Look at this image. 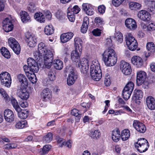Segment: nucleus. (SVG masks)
<instances>
[{
	"instance_id": "7c9ffc66",
	"label": "nucleus",
	"mask_w": 155,
	"mask_h": 155,
	"mask_svg": "<svg viewBox=\"0 0 155 155\" xmlns=\"http://www.w3.org/2000/svg\"><path fill=\"white\" fill-rule=\"evenodd\" d=\"M38 50L41 54H44L48 51L47 47L42 42L40 43L38 45Z\"/></svg>"
},
{
	"instance_id": "4c0bfd02",
	"label": "nucleus",
	"mask_w": 155,
	"mask_h": 155,
	"mask_svg": "<svg viewBox=\"0 0 155 155\" xmlns=\"http://www.w3.org/2000/svg\"><path fill=\"white\" fill-rule=\"evenodd\" d=\"M54 31V29L51 25L46 26L44 29V32L45 34L48 35L53 34Z\"/></svg>"
},
{
	"instance_id": "4be33fe9",
	"label": "nucleus",
	"mask_w": 155,
	"mask_h": 155,
	"mask_svg": "<svg viewBox=\"0 0 155 155\" xmlns=\"http://www.w3.org/2000/svg\"><path fill=\"white\" fill-rule=\"evenodd\" d=\"M73 35V33L71 32L62 34L60 37L61 42L63 43L67 42L72 38Z\"/></svg>"
},
{
	"instance_id": "9b49d317",
	"label": "nucleus",
	"mask_w": 155,
	"mask_h": 155,
	"mask_svg": "<svg viewBox=\"0 0 155 155\" xmlns=\"http://www.w3.org/2000/svg\"><path fill=\"white\" fill-rule=\"evenodd\" d=\"M138 17L141 20L144 21H149L150 19L151 16L149 13L145 10H141L137 14Z\"/></svg>"
},
{
	"instance_id": "412c9836",
	"label": "nucleus",
	"mask_w": 155,
	"mask_h": 155,
	"mask_svg": "<svg viewBox=\"0 0 155 155\" xmlns=\"http://www.w3.org/2000/svg\"><path fill=\"white\" fill-rule=\"evenodd\" d=\"M132 63L136 67L140 68L143 64V60L140 57L138 56H133L131 59Z\"/></svg>"
},
{
	"instance_id": "c9c22d12",
	"label": "nucleus",
	"mask_w": 155,
	"mask_h": 155,
	"mask_svg": "<svg viewBox=\"0 0 155 155\" xmlns=\"http://www.w3.org/2000/svg\"><path fill=\"white\" fill-rule=\"evenodd\" d=\"M130 134L128 129H125L123 130L121 133V137L123 141L127 140L129 137Z\"/></svg>"
},
{
	"instance_id": "774afa93",
	"label": "nucleus",
	"mask_w": 155,
	"mask_h": 155,
	"mask_svg": "<svg viewBox=\"0 0 155 155\" xmlns=\"http://www.w3.org/2000/svg\"><path fill=\"white\" fill-rule=\"evenodd\" d=\"M85 12L88 15H91L94 13V9L91 6L87 10H86Z\"/></svg>"
},
{
	"instance_id": "393cba45",
	"label": "nucleus",
	"mask_w": 155,
	"mask_h": 155,
	"mask_svg": "<svg viewBox=\"0 0 155 155\" xmlns=\"http://www.w3.org/2000/svg\"><path fill=\"white\" fill-rule=\"evenodd\" d=\"M147 49L148 50V55H146V57L152 55L155 52V46L152 42H149L147 43L146 45Z\"/></svg>"
},
{
	"instance_id": "58836bf2",
	"label": "nucleus",
	"mask_w": 155,
	"mask_h": 155,
	"mask_svg": "<svg viewBox=\"0 0 155 155\" xmlns=\"http://www.w3.org/2000/svg\"><path fill=\"white\" fill-rule=\"evenodd\" d=\"M52 134L51 132H49L43 137V142L45 143H48L52 140Z\"/></svg>"
},
{
	"instance_id": "c03bdc74",
	"label": "nucleus",
	"mask_w": 155,
	"mask_h": 155,
	"mask_svg": "<svg viewBox=\"0 0 155 155\" xmlns=\"http://www.w3.org/2000/svg\"><path fill=\"white\" fill-rule=\"evenodd\" d=\"M130 8L131 10L134 9H138L141 7V5L138 3L134 2H130L129 3Z\"/></svg>"
},
{
	"instance_id": "4d7b16f0",
	"label": "nucleus",
	"mask_w": 155,
	"mask_h": 155,
	"mask_svg": "<svg viewBox=\"0 0 155 155\" xmlns=\"http://www.w3.org/2000/svg\"><path fill=\"white\" fill-rule=\"evenodd\" d=\"M56 139L57 140L58 143L60 147H62L64 145V140L63 138H60L58 136L56 137Z\"/></svg>"
},
{
	"instance_id": "2f4dec72",
	"label": "nucleus",
	"mask_w": 155,
	"mask_h": 155,
	"mask_svg": "<svg viewBox=\"0 0 155 155\" xmlns=\"http://www.w3.org/2000/svg\"><path fill=\"white\" fill-rule=\"evenodd\" d=\"M74 42L76 45V48H78V50H79L80 52L82 51V41L81 39L78 37L75 38L74 39Z\"/></svg>"
},
{
	"instance_id": "20e7f679",
	"label": "nucleus",
	"mask_w": 155,
	"mask_h": 155,
	"mask_svg": "<svg viewBox=\"0 0 155 155\" xmlns=\"http://www.w3.org/2000/svg\"><path fill=\"white\" fill-rule=\"evenodd\" d=\"M76 67L80 68L82 73L86 74L88 71L89 62L86 58H83L77 62L76 63Z\"/></svg>"
},
{
	"instance_id": "a18cd8bd",
	"label": "nucleus",
	"mask_w": 155,
	"mask_h": 155,
	"mask_svg": "<svg viewBox=\"0 0 155 155\" xmlns=\"http://www.w3.org/2000/svg\"><path fill=\"white\" fill-rule=\"evenodd\" d=\"M114 38L119 43H121L123 41V36L122 34L120 32H118L115 33L114 34Z\"/></svg>"
},
{
	"instance_id": "39448f33",
	"label": "nucleus",
	"mask_w": 155,
	"mask_h": 155,
	"mask_svg": "<svg viewBox=\"0 0 155 155\" xmlns=\"http://www.w3.org/2000/svg\"><path fill=\"white\" fill-rule=\"evenodd\" d=\"M0 81L2 85L9 87L12 82L10 74L6 71L2 72L0 74Z\"/></svg>"
},
{
	"instance_id": "de8ad7c7",
	"label": "nucleus",
	"mask_w": 155,
	"mask_h": 155,
	"mask_svg": "<svg viewBox=\"0 0 155 155\" xmlns=\"http://www.w3.org/2000/svg\"><path fill=\"white\" fill-rule=\"evenodd\" d=\"M12 105L15 110L19 111L20 110V107L18 104L17 101L15 99H12L11 100Z\"/></svg>"
},
{
	"instance_id": "c85d7f7f",
	"label": "nucleus",
	"mask_w": 155,
	"mask_h": 155,
	"mask_svg": "<svg viewBox=\"0 0 155 155\" xmlns=\"http://www.w3.org/2000/svg\"><path fill=\"white\" fill-rule=\"evenodd\" d=\"M53 64L54 68L57 70H60L63 68V63L60 60H54Z\"/></svg>"
},
{
	"instance_id": "603ef678",
	"label": "nucleus",
	"mask_w": 155,
	"mask_h": 155,
	"mask_svg": "<svg viewBox=\"0 0 155 155\" xmlns=\"http://www.w3.org/2000/svg\"><path fill=\"white\" fill-rule=\"evenodd\" d=\"M13 28V25H8L3 26V28L6 32H9L12 30Z\"/></svg>"
},
{
	"instance_id": "5fc2aeb1",
	"label": "nucleus",
	"mask_w": 155,
	"mask_h": 155,
	"mask_svg": "<svg viewBox=\"0 0 155 155\" xmlns=\"http://www.w3.org/2000/svg\"><path fill=\"white\" fill-rule=\"evenodd\" d=\"M74 14L71 12H68V17L69 21L71 22H73L75 20V17Z\"/></svg>"
},
{
	"instance_id": "ddd939ff",
	"label": "nucleus",
	"mask_w": 155,
	"mask_h": 155,
	"mask_svg": "<svg viewBox=\"0 0 155 155\" xmlns=\"http://www.w3.org/2000/svg\"><path fill=\"white\" fill-rule=\"evenodd\" d=\"M4 118L7 122H11L14 120L15 116L13 112L9 109L5 110L4 113Z\"/></svg>"
},
{
	"instance_id": "f704fd0d",
	"label": "nucleus",
	"mask_w": 155,
	"mask_h": 155,
	"mask_svg": "<svg viewBox=\"0 0 155 155\" xmlns=\"http://www.w3.org/2000/svg\"><path fill=\"white\" fill-rule=\"evenodd\" d=\"M20 16L22 21L23 22H26L30 20V17L28 13L26 12H22L20 13Z\"/></svg>"
},
{
	"instance_id": "052dcab7",
	"label": "nucleus",
	"mask_w": 155,
	"mask_h": 155,
	"mask_svg": "<svg viewBox=\"0 0 155 155\" xmlns=\"http://www.w3.org/2000/svg\"><path fill=\"white\" fill-rule=\"evenodd\" d=\"M80 10V9L77 5L74 6L72 9H71V12L74 14L78 13Z\"/></svg>"
},
{
	"instance_id": "a878e982",
	"label": "nucleus",
	"mask_w": 155,
	"mask_h": 155,
	"mask_svg": "<svg viewBox=\"0 0 155 155\" xmlns=\"http://www.w3.org/2000/svg\"><path fill=\"white\" fill-rule=\"evenodd\" d=\"M19 81L24 88H25L28 85V81L25 75L22 74H19L17 77Z\"/></svg>"
},
{
	"instance_id": "2eb2a0df",
	"label": "nucleus",
	"mask_w": 155,
	"mask_h": 155,
	"mask_svg": "<svg viewBox=\"0 0 155 155\" xmlns=\"http://www.w3.org/2000/svg\"><path fill=\"white\" fill-rule=\"evenodd\" d=\"M125 25L128 29L134 30L137 28L136 21L132 18H127L125 21Z\"/></svg>"
},
{
	"instance_id": "13d9d810",
	"label": "nucleus",
	"mask_w": 155,
	"mask_h": 155,
	"mask_svg": "<svg viewBox=\"0 0 155 155\" xmlns=\"http://www.w3.org/2000/svg\"><path fill=\"white\" fill-rule=\"evenodd\" d=\"M155 30V23H151L147 26V31H151Z\"/></svg>"
},
{
	"instance_id": "bb28decb",
	"label": "nucleus",
	"mask_w": 155,
	"mask_h": 155,
	"mask_svg": "<svg viewBox=\"0 0 155 155\" xmlns=\"http://www.w3.org/2000/svg\"><path fill=\"white\" fill-rule=\"evenodd\" d=\"M18 113V117L21 119L26 118L28 115V111L27 110L21 109L19 111H16Z\"/></svg>"
},
{
	"instance_id": "09e8293b",
	"label": "nucleus",
	"mask_w": 155,
	"mask_h": 155,
	"mask_svg": "<svg viewBox=\"0 0 155 155\" xmlns=\"http://www.w3.org/2000/svg\"><path fill=\"white\" fill-rule=\"evenodd\" d=\"M0 93L3 96L6 101L8 102L10 101V97L3 89H0Z\"/></svg>"
},
{
	"instance_id": "dca6fc26",
	"label": "nucleus",
	"mask_w": 155,
	"mask_h": 155,
	"mask_svg": "<svg viewBox=\"0 0 155 155\" xmlns=\"http://www.w3.org/2000/svg\"><path fill=\"white\" fill-rule=\"evenodd\" d=\"M133 126L140 133H143L146 130L144 124L138 120H134V121Z\"/></svg>"
},
{
	"instance_id": "a211bd4d",
	"label": "nucleus",
	"mask_w": 155,
	"mask_h": 155,
	"mask_svg": "<svg viewBox=\"0 0 155 155\" xmlns=\"http://www.w3.org/2000/svg\"><path fill=\"white\" fill-rule=\"evenodd\" d=\"M28 67L25 66L24 67V71L25 74L29 79V80L33 84L37 82V78L35 73V72L28 71Z\"/></svg>"
},
{
	"instance_id": "4468645a",
	"label": "nucleus",
	"mask_w": 155,
	"mask_h": 155,
	"mask_svg": "<svg viewBox=\"0 0 155 155\" xmlns=\"http://www.w3.org/2000/svg\"><path fill=\"white\" fill-rule=\"evenodd\" d=\"M146 77V74L145 72L143 71L138 72L137 73L136 80L137 85H141L144 82Z\"/></svg>"
},
{
	"instance_id": "680f3d73",
	"label": "nucleus",
	"mask_w": 155,
	"mask_h": 155,
	"mask_svg": "<svg viewBox=\"0 0 155 155\" xmlns=\"http://www.w3.org/2000/svg\"><path fill=\"white\" fill-rule=\"evenodd\" d=\"M43 55V54L40 53L38 51L34 53V56L35 59L38 61L40 59V56Z\"/></svg>"
},
{
	"instance_id": "e2e57ef3",
	"label": "nucleus",
	"mask_w": 155,
	"mask_h": 155,
	"mask_svg": "<svg viewBox=\"0 0 155 155\" xmlns=\"http://www.w3.org/2000/svg\"><path fill=\"white\" fill-rule=\"evenodd\" d=\"M105 9L106 7L104 5H101L98 7V12L100 14L104 13L105 12Z\"/></svg>"
},
{
	"instance_id": "7ed1b4c3",
	"label": "nucleus",
	"mask_w": 155,
	"mask_h": 155,
	"mask_svg": "<svg viewBox=\"0 0 155 155\" xmlns=\"http://www.w3.org/2000/svg\"><path fill=\"white\" fill-rule=\"evenodd\" d=\"M67 71L69 74L67 78V84L68 86L73 84L78 78V75L75 72V69L72 66L67 67Z\"/></svg>"
},
{
	"instance_id": "5701e85b",
	"label": "nucleus",
	"mask_w": 155,
	"mask_h": 155,
	"mask_svg": "<svg viewBox=\"0 0 155 155\" xmlns=\"http://www.w3.org/2000/svg\"><path fill=\"white\" fill-rule=\"evenodd\" d=\"M81 51L80 52L78 48L72 51L71 54V58L73 62H76L79 60V57L81 54Z\"/></svg>"
},
{
	"instance_id": "e433bc0d",
	"label": "nucleus",
	"mask_w": 155,
	"mask_h": 155,
	"mask_svg": "<svg viewBox=\"0 0 155 155\" xmlns=\"http://www.w3.org/2000/svg\"><path fill=\"white\" fill-rule=\"evenodd\" d=\"M132 92V91L128 90L127 87L124 88L122 91V95L125 100H127L129 98Z\"/></svg>"
},
{
	"instance_id": "79ce46f5",
	"label": "nucleus",
	"mask_w": 155,
	"mask_h": 155,
	"mask_svg": "<svg viewBox=\"0 0 155 155\" xmlns=\"http://www.w3.org/2000/svg\"><path fill=\"white\" fill-rule=\"evenodd\" d=\"M94 75H93V77L92 76L91 74H90L91 77V78L93 80L97 81H99L101 78L102 77V73L101 72H94L93 73Z\"/></svg>"
},
{
	"instance_id": "9d476101",
	"label": "nucleus",
	"mask_w": 155,
	"mask_h": 155,
	"mask_svg": "<svg viewBox=\"0 0 155 155\" xmlns=\"http://www.w3.org/2000/svg\"><path fill=\"white\" fill-rule=\"evenodd\" d=\"M26 41L28 45L30 47H34L36 45V39L35 36L27 32L25 34Z\"/></svg>"
},
{
	"instance_id": "338daca9",
	"label": "nucleus",
	"mask_w": 155,
	"mask_h": 155,
	"mask_svg": "<svg viewBox=\"0 0 155 155\" xmlns=\"http://www.w3.org/2000/svg\"><path fill=\"white\" fill-rule=\"evenodd\" d=\"M92 33L93 35L95 36H99L101 33V30L98 29H94L92 31Z\"/></svg>"
},
{
	"instance_id": "864d4df0",
	"label": "nucleus",
	"mask_w": 155,
	"mask_h": 155,
	"mask_svg": "<svg viewBox=\"0 0 155 155\" xmlns=\"http://www.w3.org/2000/svg\"><path fill=\"white\" fill-rule=\"evenodd\" d=\"M134 87V83L132 81H130L128 83L125 87H127V89H128V90L133 91Z\"/></svg>"
},
{
	"instance_id": "69168bd1",
	"label": "nucleus",
	"mask_w": 155,
	"mask_h": 155,
	"mask_svg": "<svg viewBox=\"0 0 155 155\" xmlns=\"http://www.w3.org/2000/svg\"><path fill=\"white\" fill-rule=\"evenodd\" d=\"M91 5L88 3H84L82 5V8L83 10L85 12L86 11V10H87L88 8H91Z\"/></svg>"
},
{
	"instance_id": "f8f14e48",
	"label": "nucleus",
	"mask_w": 155,
	"mask_h": 155,
	"mask_svg": "<svg viewBox=\"0 0 155 155\" xmlns=\"http://www.w3.org/2000/svg\"><path fill=\"white\" fill-rule=\"evenodd\" d=\"M99 72H101L100 65L98 61L97 60L93 61H92L90 67V73L91 74L93 77V75H94V73Z\"/></svg>"
},
{
	"instance_id": "bf43d9fd",
	"label": "nucleus",
	"mask_w": 155,
	"mask_h": 155,
	"mask_svg": "<svg viewBox=\"0 0 155 155\" xmlns=\"http://www.w3.org/2000/svg\"><path fill=\"white\" fill-rule=\"evenodd\" d=\"M124 0H112V3L113 5L116 7L119 6Z\"/></svg>"
},
{
	"instance_id": "423d86ee",
	"label": "nucleus",
	"mask_w": 155,
	"mask_h": 155,
	"mask_svg": "<svg viewBox=\"0 0 155 155\" xmlns=\"http://www.w3.org/2000/svg\"><path fill=\"white\" fill-rule=\"evenodd\" d=\"M28 66L24 65L23 68L25 66L28 67V71H32L37 72L39 70V67L37 63L33 58H28L27 59Z\"/></svg>"
},
{
	"instance_id": "72a5a7b5",
	"label": "nucleus",
	"mask_w": 155,
	"mask_h": 155,
	"mask_svg": "<svg viewBox=\"0 0 155 155\" xmlns=\"http://www.w3.org/2000/svg\"><path fill=\"white\" fill-rule=\"evenodd\" d=\"M34 18L37 21L41 23L44 22L45 21L43 15L40 12L36 13L35 14Z\"/></svg>"
},
{
	"instance_id": "0eeeda50",
	"label": "nucleus",
	"mask_w": 155,
	"mask_h": 155,
	"mask_svg": "<svg viewBox=\"0 0 155 155\" xmlns=\"http://www.w3.org/2000/svg\"><path fill=\"white\" fill-rule=\"evenodd\" d=\"M43 55L44 57V63L46 68H50L52 65L53 60V55L52 52L50 50L45 53Z\"/></svg>"
},
{
	"instance_id": "3c124183",
	"label": "nucleus",
	"mask_w": 155,
	"mask_h": 155,
	"mask_svg": "<svg viewBox=\"0 0 155 155\" xmlns=\"http://www.w3.org/2000/svg\"><path fill=\"white\" fill-rule=\"evenodd\" d=\"M27 8L28 10L31 12H33L36 9L35 3L32 2L29 3Z\"/></svg>"
},
{
	"instance_id": "cd10ccee",
	"label": "nucleus",
	"mask_w": 155,
	"mask_h": 155,
	"mask_svg": "<svg viewBox=\"0 0 155 155\" xmlns=\"http://www.w3.org/2000/svg\"><path fill=\"white\" fill-rule=\"evenodd\" d=\"M120 132L119 130L117 129L112 132V138L115 142L118 141L120 138Z\"/></svg>"
},
{
	"instance_id": "f03ea898",
	"label": "nucleus",
	"mask_w": 155,
	"mask_h": 155,
	"mask_svg": "<svg viewBox=\"0 0 155 155\" xmlns=\"http://www.w3.org/2000/svg\"><path fill=\"white\" fill-rule=\"evenodd\" d=\"M149 146L148 141L144 138H140L138 140L137 142L135 143V148L140 153L145 152L147 150Z\"/></svg>"
},
{
	"instance_id": "f3484780",
	"label": "nucleus",
	"mask_w": 155,
	"mask_h": 155,
	"mask_svg": "<svg viewBox=\"0 0 155 155\" xmlns=\"http://www.w3.org/2000/svg\"><path fill=\"white\" fill-rule=\"evenodd\" d=\"M28 67L25 66L24 67V71L25 74L29 79V80L33 84L37 82V78L35 73V72L28 71Z\"/></svg>"
},
{
	"instance_id": "37998d69",
	"label": "nucleus",
	"mask_w": 155,
	"mask_h": 155,
	"mask_svg": "<svg viewBox=\"0 0 155 155\" xmlns=\"http://www.w3.org/2000/svg\"><path fill=\"white\" fill-rule=\"evenodd\" d=\"M136 41L135 38L132 36L130 33H128L126 37V41L127 45L130 44L133 41Z\"/></svg>"
},
{
	"instance_id": "c756f323",
	"label": "nucleus",
	"mask_w": 155,
	"mask_h": 155,
	"mask_svg": "<svg viewBox=\"0 0 155 155\" xmlns=\"http://www.w3.org/2000/svg\"><path fill=\"white\" fill-rule=\"evenodd\" d=\"M47 75L48 78L51 81H54L56 78L55 71L54 69L49 70L48 72Z\"/></svg>"
},
{
	"instance_id": "b1692460",
	"label": "nucleus",
	"mask_w": 155,
	"mask_h": 155,
	"mask_svg": "<svg viewBox=\"0 0 155 155\" xmlns=\"http://www.w3.org/2000/svg\"><path fill=\"white\" fill-rule=\"evenodd\" d=\"M41 95L43 100L44 101L50 99L52 97L51 92L48 88L44 89L41 92Z\"/></svg>"
},
{
	"instance_id": "1a4fd4ad",
	"label": "nucleus",
	"mask_w": 155,
	"mask_h": 155,
	"mask_svg": "<svg viewBox=\"0 0 155 155\" xmlns=\"http://www.w3.org/2000/svg\"><path fill=\"white\" fill-rule=\"evenodd\" d=\"M120 69L122 72L125 75H128L130 74L132 70L130 66L128 63L122 61L120 64Z\"/></svg>"
},
{
	"instance_id": "aec40b11",
	"label": "nucleus",
	"mask_w": 155,
	"mask_h": 155,
	"mask_svg": "<svg viewBox=\"0 0 155 155\" xmlns=\"http://www.w3.org/2000/svg\"><path fill=\"white\" fill-rule=\"evenodd\" d=\"M147 106L151 110L155 109V99L152 96H148L146 99Z\"/></svg>"
},
{
	"instance_id": "6e6552de",
	"label": "nucleus",
	"mask_w": 155,
	"mask_h": 155,
	"mask_svg": "<svg viewBox=\"0 0 155 155\" xmlns=\"http://www.w3.org/2000/svg\"><path fill=\"white\" fill-rule=\"evenodd\" d=\"M8 43L14 52L18 54L20 52L21 48L19 44L14 38H10L8 40Z\"/></svg>"
},
{
	"instance_id": "a19ab883",
	"label": "nucleus",
	"mask_w": 155,
	"mask_h": 155,
	"mask_svg": "<svg viewBox=\"0 0 155 155\" xmlns=\"http://www.w3.org/2000/svg\"><path fill=\"white\" fill-rule=\"evenodd\" d=\"M90 135L92 138L97 139L100 137L101 133L98 130H96L94 131H91L90 134Z\"/></svg>"
},
{
	"instance_id": "6ab92c4d",
	"label": "nucleus",
	"mask_w": 155,
	"mask_h": 155,
	"mask_svg": "<svg viewBox=\"0 0 155 155\" xmlns=\"http://www.w3.org/2000/svg\"><path fill=\"white\" fill-rule=\"evenodd\" d=\"M17 94L19 97L22 100H27L29 96L28 92L25 89L22 88H21L17 90Z\"/></svg>"
},
{
	"instance_id": "f257e3e1",
	"label": "nucleus",
	"mask_w": 155,
	"mask_h": 155,
	"mask_svg": "<svg viewBox=\"0 0 155 155\" xmlns=\"http://www.w3.org/2000/svg\"><path fill=\"white\" fill-rule=\"evenodd\" d=\"M103 60L107 66L114 65L117 61V58L114 50L110 48L106 50L103 54Z\"/></svg>"
},
{
	"instance_id": "ea45409f",
	"label": "nucleus",
	"mask_w": 155,
	"mask_h": 155,
	"mask_svg": "<svg viewBox=\"0 0 155 155\" xmlns=\"http://www.w3.org/2000/svg\"><path fill=\"white\" fill-rule=\"evenodd\" d=\"M1 52L2 55L7 58H10L11 55L8 50L5 47H2L1 49Z\"/></svg>"
},
{
	"instance_id": "473e14b6",
	"label": "nucleus",
	"mask_w": 155,
	"mask_h": 155,
	"mask_svg": "<svg viewBox=\"0 0 155 155\" xmlns=\"http://www.w3.org/2000/svg\"><path fill=\"white\" fill-rule=\"evenodd\" d=\"M143 93L141 90H135L134 91L133 97L135 98V100H140L143 97Z\"/></svg>"
},
{
	"instance_id": "6e6d98bb",
	"label": "nucleus",
	"mask_w": 155,
	"mask_h": 155,
	"mask_svg": "<svg viewBox=\"0 0 155 155\" xmlns=\"http://www.w3.org/2000/svg\"><path fill=\"white\" fill-rule=\"evenodd\" d=\"M51 148V146L49 145H46L44 146L42 149V151L43 154L47 153Z\"/></svg>"
},
{
	"instance_id": "49530a36",
	"label": "nucleus",
	"mask_w": 155,
	"mask_h": 155,
	"mask_svg": "<svg viewBox=\"0 0 155 155\" xmlns=\"http://www.w3.org/2000/svg\"><path fill=\"white\" fill-rule=\"evenodd\" d=\"M127 45L130 50L134 51L137 48V41H135L132 43H131Z\"/></svg>"
},
{
	"instance_id": "8fccbe9b",
	"label": "nucleus",
	"mask_w": 155,
	"mask_h": 155,
	"mask_svg": "<svg viewBox=\"0 0 155 155\" xmlns=\"http://www.w3.org/2000/svg\"><path fill=\"white\" fill-rule=\"evenodd\" d=\"M26 122L25 121H21L18 122L15 125V127L18 129H21L24 128L26 125Z\"/></svg>"
},
{
	"instance_id": "0e129e2a",
	"label": "nucleus",
	"mask_w": 155,
	"mask_h": 155,
	"mask_svg": "<svg viewBox=\"0 0 155 155\" xmlns=\"http://www.w3.org/2000/svg\"><path fill=\"white\" fill-rule=\"evenodd\" d=\"M7 148L9 149H11L16 148L17 147V145L15 143H8L6 145Z\"/></svg>"
}]
</instances>
